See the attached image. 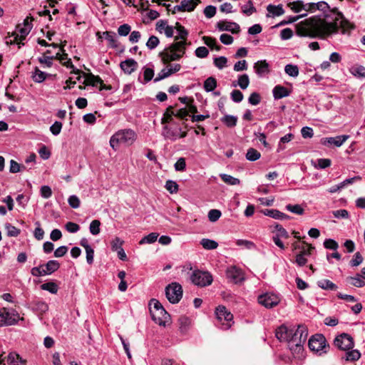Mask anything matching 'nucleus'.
Returning a JSON list of instances; mask_svg holds the SVG:
<instances>
[{
  "instance_id": "obj_59",
  "label": "nucleus",
  "mask_w": 365,
  "mask_h": 365,
  "mask_svg": "<svg viewBox=\"0 0 365 365\" xmlns=\"http://www.w3.org/2000/svg\"><path fill=\"white\" fill-rule=\"evenodd\" d=\"M324 246L325 248L331 250H336L339 247L338 243L332 239H327L324 242Z\"/></svg>"
},
{
  "instance_id": "obj_35",
  "label": "nucleus",
  "mask_w": 365,
  "mask_h": 365,
  "mask_svg": "<svg viewBox=\"0 0 365 365\" xmlns=\"http://www.w3.org/2000/svg\"><path fill=\"white\" fill-rule=\"evenodd\" d=\"M317 285L325 290H336L337 286L329 279H322L317 282Z\"/></svg>"
},
{
  "instance_id": "obj_3",
  "label": "nucleus",
  "mask_w": 365,
  "mask_h": 365,
  "mask_svg": "<svg viewBox=\"0 0 365 365\" xmlns=\"http://www.w3.org/2000/svg\"><path fill=\"white\" fill-rule=\"evenodd\" d=\"M137 139V133L130 128L121 129L115 132L110 138V145L117 150L120 145L129 146Z\"/></svg>"
},
{
  "instance_id": "obj_49",
  "label": "nucleus",
  "mask_w": 365,
  "mask_h": 365,
  "mask_svg": "<svg viewBox=\"0 0 365 365\" xmlns=\"http://www.w3.org/2000/svg\"><path fill=\"white\" fill-rule=\"evenodd\" d=\"M242 12L247 16H250L256 12V9L253 6L252 1H249L247 4L242 6Z\"/></svg>"
},
{
  "instance_id": "obj_29",
  "label": "nucleus",
  "mask_w": 365,
  "mask_h": 365,
  "mask_svg": "<svg viewBox=\"0 0 365 365\" xmlns=\"http://www.w3.org/2000/svg\"><path fill=\"white\" fill-rule=\"evenodd\" d=\"M178 323H179V329L181 333L185 334L189 329L191 320L189 317L186 316H181L178 319Z\"/></svg>"
},
{
  "instance_id": "obj_1",
  "label": "nucleus",
  "mask_w": 365,
  "mask_h": 365,
  "mask_svg": "<svg viewBox=\"0 0 365 365\" xmlns=\"http://www.w3.org/2000/svg\"><path fill=\"white\" fill-rule=\"evenodd\" d=\"M353 29V24L342 13L334 9L324 18L312 17L299 22L296 25V33L301 37L326 40L336 34L339 29L346 34Z\"/></svg>"
},
{
  "instance_id": "obj_26",
  "label": "nucleus",
  "mask_w": 365,
  "mask_h": 365,
  "mask_svg": "<svg viewBox=\"0 0 365 365\" xmlns=\"http://www.w3.org/2000/svg\"><path fill=\"white\" fill-rule=\"evenodd\" d=\"M44 266L46 275H49L55 272L60 267V263L57 260H49Z\"/></svg>"
},
{
  "instance_id": "obj_24",
  "label": "nucleus",
  "mask_w": 365,
  "mask_h": 365,
  "mask_svg": "<svg viewBox=\"0 0 365 365\" xmlns=\"http://www.w3.org/2000/svg\"><path fill=\"white\" fill-rule=\"evenodd\" d=\"M267 11H268V14H267V17H269V16H272V17L279 16L284 14V10L282 4H279L277 6L272 5V4H269L267 6Z\"/></svg>"
},
{
  "instance_id": "obj_52",
  "label": "nucleus",
  "mask_w": 365,
  "mask_h": 365,
  "mask_svg": "<svg viewBox=\"0 0 365 365\" xmlns=\"http://www.w3.org/2000/svg\"><path fill=\"white\" fill-rule=\"evenodd\" d=\"M286 209L288 211L293 212L294 214H297V215H302L304 212V210L302 207V206L298 204H297V205L289 204V205H286Z\"/></svg>"
},
{
  "instance_id": "obj_50",
  "label": "nucleus",
  "mask_w": 365,
  "mask_h": 365,
  "mask_svg": "<svg viewBox=\"0 0 365 365\" xmlns=\"http://www.w3.org/2000/svg\"><path fill=\"white\" fill-rule=\"evenodd\" d=\"M173 115H174V111L173 110V107L170 106L167 108L163 117L162 118V124L170 123L173 120Z\"/></svg>"
},
{
  "instance_id": "obj_22",
  "label": "nucleus",
  "mask_w": 365,
  "mask_h": 365,
  "mask_svg": "<svg viewBox=\"0 0 365 365\" xmlns=\"http://www.w3.org/2000/svg\"><path fill=\"white\" fill-rule=\"evenodd\" d=\"M263 214L276 220H289L290 217L276 209H265Z\"/></svg>"
},
{
  "instance_id": "obj_45",
  "label": "nucleus",
  "mask_w": 365,
  "mask_h": 365,
  "mask_svg": "<svg viewBox=\"0 0 365 365\" xmlns=\"http://www.w3.org/2000/svg\"><path fill=\"white\" fill-rule=\"evenodd\" d=\"M176 29L178 32V36L175 37V40L181 39L186 41L188 33L184 26L180 25L179 23H176Z\"/></svg>"
},
{
  "instance_id": "obj_15",
  "label": "nucleus",
  "mask_w": 365,
  "mask_h": 365,
  "mask_svg": "<svg viewBox=\"0 0 365 365\" xmlns=\"http://www.w3.org/2000/svg\"><path fill=\"white\" fill-rule=\"evenodd\" d=\"M161 61L165 65H168L171 61L180 60L183 55L173 51L168 47L159 53Z\"/></svg>"
},
{
  "instance_id": "obj_34",
  "label": "nucleus",
  "mask_w": 365,
  "mask_h": 365,
  "mask_svg": "<svg viewBox=\"0 0 365 365\" xmlns=\"http://www.w3.org/2000/svg\"><path fill=\"white\" fill-rule=\"evenodd\" d=\"M217 87V80L212 77H208L203 84V88L206 92L213 91Z\"/></svg>"
},
{
  "instance_id": "obj_4",
  "label": "nucleus",
  "mask_w": 365,
  "mask_h": 365,
  "mask_svg": "<svg viewBox=\"0 0 365 365\" xmlns=\"http://www.w3.org/2000/svg\"><path fill=\"white\" fill-rule=\"evenodd\" d=\"M150 310L153 319L160 326H165L169 318L168 313L162 306L161 303L155 299H152L150 302Z\"/></svg>"
},
{
  "instance_id": "obj_17",
  "label": "nucleus",
  "mask_w": 365,
  "mask_h": 365,
  "mask_svg": "<svg viewBox=\"0 0 365 365\" xmlns=\"http://www.w3.org/2000/svg\"><path fill=\"white\" fill-rule=\"evenodd\" d=\"M5 359H6V362L9 365H26V361L22 359L20 356L16 353H10L4 359L2 356L0 355V365H5Z\"/></svg>"
},
{
  "instance_id": "obj_9",
  "label": "nucleus",
  "mask_w": 365,
  "mask_h": 365,
  "mask_svg": "<svg viewBox=\"0 0 365 365\" xmlns=\"http://www.w3.org/2000/svg\"><path fill=\"white\" fill-rule=\"evenodd\" d=\"M191 281L199 287H206L212 282V277L208 272L195 270L191 275Z\"/></svg>"
},
{
  "instance_id": "obj_42",
  "label": "nucleus",
  "mask_w": 365,
  "mask_h": 365,
  "mask_svg": "<svg viewBox=\"0 0 365 365\" xmlns=\"http://www.w3.org/2000/svg\"><path fill=\"white\" fill-rule=\"evenodd\" d=\"M261 157V154L256 149L250 148L246 153V158L250 161H255Z\"/></svg>"
},
{
  "instance_id": "obj_39",
  "label": "nucleus",
  "mask_w": 365,
  "mask_h": 365,
  "mask_svg": "<svg viewBox=\"0 0 365 365\" xmlns=\"http://www.w3.org/2000/svg\"><path fill=\"white\" fill-rule=\"evenodd\" d=\"M347 351H346L345 353V356L344 357L346 359V361H354L358 360L361 356V354L357 349H352L351 351H349V350H347Z\"/></svg>"
},
{
  "instance_id": "obj_37",
  "label": "nucleus",
  "mask_w": 365,
  "mask_h": 365,
  "mask_svg": "<svg viewBox=\"0 0 365 365\" xmlns=\"http://www.w3.org/2000/svg\"><path fill=\"white\" fill-rule=\"evenodd\" d=\"M202 41L204 43L209 46L211 49H215L216 51H220L221 46L217 44V41L215 38L210 36H203Z\"/></svg>"
},
{
  "instance_id": "obj_25",
  "label": "nucleus",
  "mask_w": 365,
  "mask_h": 365,
  "mask_svg": "<svg viewBox=\"0 0 365 365\" xmlns=\"http://www.w3.org/2000/svg\"><path fill=\"white\" fill-rule=\"evenodd\" d=\"M272 93L274 99H281L289 96L290 94V91L287 88L280 85L276 86L273 88Z\"/></svg>"
},
{
  "instance_id": "obj_30",
  "label": "nucleus",
  "mask_w": 365,
  "mask_h": 365,
  "mask_svg": "<svg viewBox=\"0 0 365 365\" xmlns=\"http://www.w3.org/2000/svg\"><path fill=\"white\" fill-rule=\"evenodd\" d=\"M200 2V0H182L181 1V6L184 11H192L195 7Z\"/></svg>"
},
{
  "instance_id": "obj_51",
  "label": "nucleus",
  "mask_w": 365,
  "mask_h": 365,
  "mask_svg": "<svg viewBox=\"0 0 365 365\" xmlns=\"http://www.w3.org/2000/svg\"><path fill=\"white\" fill-rule=\"evenodd\" d=\"M5 228L9 237H17L20 234V230L9 223L5 225Z\"/></svg>"
},
{
  "instance_id": "obj_61",
  "label": "nucleus",
  "mask_w": 365,
  "mask_h": 365,
  "mask_svg": "<svg viewBox=\"0 0 365 365\" xmlns=\"http://www.w3.org/2000/svg\"><path fill=\"white\" fill-rule=\"evenodd\" d=\"M221 216V212L219 210L212 209L208 212V218L210 222H216Z\"/></svg>"
},
{
  "instance_id": "obj_57",
  "label": "nucleus",
  "mask_w": 365,
  "mask_h": 365,
  "mask_svg": "<svg viewBox=\"0 0 365 365\" xmlns=\"http://www.w3.org/2000/svg\"><path fill=\"white\" fill-rule=\"evenodd\" d=\"M31 274L34 277L45 276L46 272H44V266L41 264L38 267H34L31 269Z\"/></svg>"
},
{
  "instance_id": "obj_8",
  "label": "nucleus",
  "mask_w": 365,
  "mask_h": 365,
  "mask_svg": "<svg viewBox=\"0 0 365 365\" xmlns=\"http://www.w3.org/2000/svg\"><path fill=\"white\" fill-rule=\"evenodd\" d=\"M309 349L315 352L326 353L328 346L326 343V339L322 334H315L309 340Z\"/></svg>"
},
{
  "instance_id": "obj_63",
  "label": "nucleus",
  "mask_w": 365,
  "mask_h": 365,
  "mask_svg": "<svg viewBox=\"0 0 365 365\" xmlns=\"http://www.w3.org/2000/svg\"><path fill=\"white\" fill-rule=\"evenodd\" d=\"M130 26L127 24H124L118 27V33L120 36H126L130 32Z\"/></svg>"
},
{
  "instance_id": "obj_48",
  "label": "nucleus",
  "mask_w": 365,
  "mask_h": 365,
  "mask_svg": "<svg viewBox=\"0 0 365 365\" xmlns=\"http://www.w3.org/2000/svg\"><path fill=\"white\" fill-rule=\"evenodd\" d=\"M101 222L98 220H94L90 223L89 230L93 235H97L100 233Z\"/></svg>"
},
{
  "instance_id": "obj_62",
  "label": "nucleus",
  "mask_w": 365,
  "mask_h": 365,
  "mask_svg": "<svg viewBox=\"0 0 365 365\" xmlns=\"http://www.w3.org/2000/svg\"><path fill=\"white\" fill-rule=\"evenodd\" d=\"M165 188L170 193H176L178 190V185L173 180H168L165 183Z\"/></svg>"
},
{
  "instance_id": "obj_11",
  "label": "nucleus",
  "mask_w": 365,
  "mask_h": 365,
  "mask_svg": "<svg viewBox=\"0 0 365 365\" xmlns=\"http://www.w3.org/2000/svg\"><path fill=\"white\" fill-rule=\"evenodd\" d=\"M32 29V26H23L21 24H19L17 26V32L14 33L11 37L13 39H11L9 41H7V43H21L24 45L23 41L26 39V37L30 33Z\"/></svg>"
},
{
  "instance_id": "obj_20",
  "label": "nucleus",
  "mask_w": 365,
  "mask_h": 365,
  "mask_svg": "<svg viewBox=\"0 0 365 365\" xmlns=\"http://www.w3.org/2000/svg\"><path fill=\"white\" fill-rule=\"evenodd\" d=\"M349 138L348 135H338L336 137H330L322 139L323 145H334L336 147H340L343 143Z\"/></svg>"
},
{
  "instance_id": "obj_10",
  "label": "nucleus",
  "mask_w": 365,
  "mask_h": 365,
  "mask_svg": "<svg viewBox=\"0 0 365 365\" xmlns=\"http://www.w3.org/2000/svg\"><path fill=\"white\" fill-rule=\"evenodd\" d=\"M162 135L166 140L175 141L178 138H185L187 135L186 131H182L181 128H172L168 125H164L162 130Z\"/></svg>"
},
{
  "instance_id": "obj_58",
  "label": "nucleus",
  "mask_w": 365,
  "mask_h": 365,
  "mask_svg": "<svg viewBox=\"0 0 365 365\" xmlns=\"http://www.w3.org/2000/svg\"><path fill=\"white\" fill-rule=\"evenodd\" d=\"M236 245L238 246H244L245 248L248 250H252L256 247V245L252 241L246 240H237L236 241Z\"/></svg>"
},
{
  "instance_id": "obj_33",
  "label": "nucleus",
  "mask_w": 365,
  "mask_h": 365,
  "mask_svg": "<svg viewBox=\"0 0 365 365\" xmlns=\"http://www.w3.org/2000/svg\"><path fill=\"white\" fill-rule=\"evenodd\" d=\"M48 76V74L41 71L38 68L36 67L31 77L34 81L36 83H42L46 80V76Z\"/></svg>"
},
{
  "instance_id": "obj_47",
  "label": "nucleus",
  "mask_w": 365,
  "mask_h": 365,
  "mask_svg": "<svg viewBox=\"0 0 365 365\" xmlns=\"http://www.w3.org/2000/svg\"><path fill=\"white\" fill-rule=\"evenodd\" d=\"M350 72L354 76L365 77V67L363 66H356L350 68Z\"/></svg>"
},
{
  "instance_id": "obj_43",
  "label": "nucleus",
  "mask_w": 365,
  "mask_h": 365,
  "mask_svg": "<svg viewBox=\"0 0 365 365\" xmlns=\"http://www.w3.org/2000/svg\"><path fill=\"white\" fill-rule=\"evenodd\" d=\"M158 237V234L156 233V232H151L150 233L149 235L145 236L144 237H143L140 242H139V244L140 245H143V244H151V243H153L155 242L157 239Z\"/></svg>"
},
{
  "instance_id": "obj_19",
  "label": "nucleus",
  "mask_w": 365,
  "mask_h": 365,
  "mask_svg": "<svg viewBox=\"0 0 365 365\" xmlns=\"http://www.w3.org/2000/svg\"><path fill=\"white\" fill-rule=\"evenodd\" d=\"M138 63L133 58H128L122 61L120 64V68L126 74H131L138 68Z\"/></svg>"
},
{
  "instance_id": "obj_41",
  "label": "nucleus",
  "mask_w": 365,
  "mask_h": 365,
  "mask_svg": "<svg viewBox=\"0 0 365 365\" xmlns=\"http://www.w3.org/2000/svg\"><path fill=\"white\" fill-rule=\"evenodd\" d=\"M220 177L227 185H239L240 182V180L238 178H234L227 174H220Z\"/></svg>"
},
{
  "instance_id": "obj_44",
  "label": "nucleus",
  "mask_w": 365,
  "mask_h": 365,
  "mask_svg": "<svg viewBox=\"0 0 365 365\" xmlns=\"http://www.w3.org/2000/svg\"><path fill=\"white\" fill-rule=\"evenodd\" d=\"M200 245L205 250H215L218 246V243L216 241L210 239H202Z\"/></svg>"
},
{
  "instance_id": "obj_38",
  "label": "nucleus",
  "mask_w": 365,
  "mask_h": 365,
  "mask_svg": "<svg viewBox=\"0 0 365 365\" xmlns=\"http://www.w3.org/2000/svg\"><path fill=\"white\" fill-rule=\"evenodd\" d=\"M221 121L227 127L232 128L236 125L237 117L231 115H225L221 118Z\"/></svg>"
},
{
  "instance_id": "obj_54",
  "label": "nucleus",
  "mask_w": 365,
  "mask_h": 365,
  "mask_svg": "<svg viewBox=\"0 0 365 365\" xmlns=\"http://www.w3.org/2000/svg\"><path fill=\"white\" fill-rule=\"evenodd\" d=\"M35 225H36V227L35 228V230L34 232V235L36 240H41L43 238L44 231L41 227V224L38 221H36L35 222Z\"/></svg>"
},
{
  "instance_id": "obj_6",
  "label": "nucleus",
  "mask_w": 365,
  "mask_h": 365,
  "mask_svg": "<svg viewBox=\"0 0 365 365\" xmlns=\"http://www.w3.org/2000/svg\"><path fill=\"white\" fill-rule=\"evenodd\" d=\"M19 320H24L14 309L9 310L3 308L0 311V327L15 325Z\"/></svg>"
},
{
  "instance_id": "obj_28",
  "label": "nucleus",
  "mask_w": 365,
  "mask_h": 365,
  "mask_svg": "<svg viewBox=\"0 0 365 365\" xmlns=\"http://www.w3.org/2000/svg\"><path fill=\"white\" fill-rule=\"evenodd\" d=\"M329 8L328 4L325 1H319L318 3H308L307 9L309 11H325L327 9Z\"/></svg>"
},
{
  "instance_id": "obj_18",
  "label": "nucleus",
  "mask_w": 365,
  "mask_h": 365,
  "mask_svg": "<svg viewBox=\"0 0 365 365\" xmlns=\"http://www.w3.org/2000/svg\"><path fill=\"white\" fill-rule=\"evenodd\" d=\"M217 28L220 31H227L232 34H237L240 31V26L235 22L220 21L217 24Z\"/></svg>"
},
{
  "instance_id": "obj_40",
  "label": "nucleus",
  "mask_w": 365,
  "mask_h": 365,
  "mask_svg": "<svg viewBox=\"0 0 365 365\" xmlns=\"http://www.w3.org/2000/svg\"><path fill=\"white\" fill-rule=\"evenodd\" d=\"M41 289L49 292L51 294H56L58 290V285L53 282H48L41 285Z\"/></svg>"
},
{
  "instance_id": "obj_23",
  "label": "nucleus",
  "mask_w": 365,
  "mask_h": 365,
  "mask_svg": "<svg viewBox=\"0 0 365 365\" xmlns=\"http://www.w3.org/2000/svg\"><path fill=\"white\" fill-rule=\"evenodd\" d=\"M96 36L98 39H101L102 38H105L110 43V46L112 48H117V41L115 39V34L112 31H105V32H97Z\"/></svg>"
},
{
  "instance_id": "obj_16",
  "label": "nucleus",
  "mask_w": 365,
  "mask_h": 365,
  "mask_svg": "<svg viewBox=\"0 0 365 365\" xmlns=\"http://www.w3.org/2000/svg\"><path fill=\"white\" fill-rule=\"evenodd\" d=\"M85 76V81L83 82L86 85H91L93 86H96L98 84L101 86L100 90H108L110 89V86H107L103 84V80L98 76H94L92 73L86 74L83 73Z\"/></svg>"
},
{
  "instance_id": "obj_5",
  "label": "nucleus",
  "mask_w": 365,
  "mask_h": 365,
  "mask_svg": "<svg viewBox=\"0 0 365 365\" xmlns=\"http://www.w3.org/2000/svg\"><path fill=\"white\" fill-rule=\"evenodd\" d=\"M215 314L217 320L221 324V329L227 330L233 324V315L224 306L216 308Z\"/></svg>"
},
{
  "instance_id": "obj_14",
  "label": "nucleus",
  "mask_w": 365,
  "mask_h": 365,
  "mask_svg": "<svg viewBox=\"0 0 365 365\" xmlns=\"http://www.w3.org/2000/svg\"><path fill=\"white\" fill-rule=\"evenodd\" d=\"M227 277L235 284L240 283L245 280L242 270L236 266H231L226 269Z\"/></svg>"
},
{
  "instance_id": "obj_13",
  "label": "nucleus",
  "mask_w": 365,
  "mask_h": 365,
  "mask_svg": "<svg viewBox=\"0 0 365 365\" xmlns=\"http://www.w3.org/2000/svg\"><path fill=\"white\" fill-rule=\"evenodd\" d=\"M334 344L341 350H349L354 347V341L349 334L344 333L336 337Z\"/></svg>"
},
{
  "instance_id": "obj_32",
  "label": "nucleus",
  "mask_w": 365,
  "mask_h": 365,
  "mask_svg": "<svg viewBox=\"0 0 365 365\" xmlns=\"http://www.w3.org/2000/svg\"><path fill=\"white\" fill-rule=\"evenodd\" d=\"M347 280L351 284L356 287H362L365 285V278L359 274L354 277H348Z\"/></svg>"
},
{
  "instance_id": "obj_27",
  "label": "nucleus",
  "mask_w": 365,
  "mask_h": 365,
  "mask_svg": "<svg viewBox=\"0 0 365 365\" xmlns=\"http://www.w3.org/2000/svg\"><path fill=\"white\" fill-rule=\"evenodd\" d=\"M185 45H186V41H176L175 43H173L172 44H170L168 48L172 49L173 51H175L178 53H181L182 55H184L185 53Z\"/></svg>"
},
{
  "instance_id": "obj_2",
  "label": "nucleus",
  "mask_w": 365,
  "mask_h": 365,
  "mask_svg": "<svg viewBox=\"0 0 365 365\" xmlns=\"http://www.w3.org/2000/svg\"><path fill=\"white\" fill-rule=\"evenodd\" d=\"M307 328L303 325L279 327L275 331V336L280 341H286L288 347L294 357H299L303 352V345L307 338Z\"/></svg>"
},
{
  "instance_id": "obj_46",
  "label": "nucleus",
  "mask_w": 365,
  "mask_h": 365,
  "mask_svg": "<svg viewBox=\"0 0 365 365\" xmlns=\"http://www.w3.org/2000/svg\"><path fill=\"white\" fill-rule=\"evenodd\" d=\"M284 71L292 77H297L299 75V68L296 65L287 64L284 68Z\"/></svg>"
},
{
  "instance_id": "obj_21",
  "label": "nucleus",
  "mask_w": 365,
  "mask_h": 365,
  "mask_svg": "<svg viewBox=\"0 0 365 365\" xmlns=\"http://www.w3.org/2000/svg\"><path fill=\"white\" fill-rule=\"evenodd\" d=\"M254 68L258 76L262 77L269 72V64L265 60L258 61L254 65Z\"/></svg>"
},
{
  "instance_id": "obj_64",
  "label": "nucleus",
  "mask_w": 365,
  "mask_h": 365,
  "mask_svg": "<svg viewBox=\"0 0 365 365\" xmlns=\"http://www.w3.org/2000/svg\"><path fill=\"white\" fill-rule=\"evenodd\" d=\"M195 53L196 56H197L198 58H205L208 56L209 51L205 46H200L196 48Z\"/></svg>"
},
{
  "instance_id": "obj_36",
  "label": "nucleus",
  "mask_w": 365,
  "mask_h": 365,
  "mask_svg": "<svg viewBox=\"0 0 365 365\" xmlns=\"http://www.w3.org/2000/svg\"><path fill=\"white\" fill-rule=\"evenodd\" d=\"M250 84V78L247 74H242L238 77L237 83H233V86H239L240 88L245 90Z\"/></svg>"
},
{
  "instance_id": "obj_7",
  "label": "nucleus",
  "mask_w": 365,
  "mask_h": 365,
  "mask_svg": "<svg viewBox=\"0 0 365 365\" xmlns=\"http://www.w3.org/2000/svg\"><path fill=\"white\" fill-rule=\"evenodd\" d=\"M165 295L170 303H178L182 296L181 285L177 282L171 283L165 288Z\"/></svg>"
},
{
  "instance_id": "obj_12",
  "label": "nucleus",
  "mask_w": 365,
  "mask_h": 365,
  "mask_svg": "<svg viewBox=\"0 0 365 365\" xmlns=\"http://www.w3.org/2000/svg\"><path fill=\"white\" fill-rule=\"evenodd\" d=\"M257 301L261 305L269 309L277 306L279 303L280 299L277 294L265 293L259 295Z\"/></svg>"
},
{
  "instance_id": "obj_56",
  "label": "nucleus",
  "mask_w": 365,
  "mask_h": 365,
  "mask_svg": "<svg viewBox=\"0 0 365 365\" xmlns=\"http://www.w3.org/2000/svg\"><path fill=\"white\" fill-rule=\"evenodd\" d=\"M227 59L225 56L217 57L214 59L215 66L219 69H222L226 66Z\"/></svg>"
},
{
  "instance_id": "obj_60",
  "label": "nucleus",
  "mask_w": 365,
  "mask_h": 365,
  "mask_svg": "<svg viewBox=\"0 0 365 365\" xmlns=\"http://www.w3.org/2000/svg\"><path fill=\"white\" fill-rule=\"evenodd\" d=\"M68 202L69 205L74 209L78 208L81 205L79 198L75 195H71L68 197Z\"/></svg>"
},
{
  "instance_id": "obj_31",
  "label": "nucleus",
  "mask_w": 365,
  "mask_h": 365,
  "mask_svg": "<svg viewBox=\"0 0 365 365\" xmlns=\"http://www.w3.org/2000/svg\"><path fill=\"white\" fill-rule=\"evenodd\" d=\"M288 6L291 10L296 13H298L302 10H305L307 11H309L307 9V4H304L302 1L299 0L289 3Z\"/></svg>"
},
{
  "instance_id": "obj_53",
  "label": "nucleus",
  "mask_w": 365,
  "mask_h": 365,
  "mask_svg": "<svg viewBox=\"0 0 365 365\" xmlns=\"http://www.w3.org/2000/svg\"><path fill=\"white\" fill-rule=\"evenodd\" d=\"M160 43L159 38L155 36H151L146 43V46L150 49L153 50Z\"/></svg>"
},
{
  "instance_id": "obj_55",
  "label": "nucleus",
  "mask_w": 365,
  "mask_h": 365,
  "mask_svg": "<svg viewBox=\"0 0 365 365\" xmlns=\"http://www.w3.org/2000/svg\"><path fill=\"white\" fill-rule=\"evenodd\" d=\"M166 71L168 76H170L172 74L179 71L181 68V66L179 63L169 64L168 66L164 68Z\"/></svg>"
}]
</instances>
